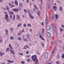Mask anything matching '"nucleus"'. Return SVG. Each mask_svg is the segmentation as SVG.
I'll return each instance as SVG.
<instances>
[{"mask_svg": "<svg viewBox=\"0 0 64 64\" xmlns=\"http://www.w3.org/2000/svg\"><path fill=\"white\" fill-rule=\"evenodd\" d=\"M32 59L33 61L35 62L34 64H38V60L37 59V58L36 55L32 56Z\"/></svg>", "mask_w": 64, "mask_h": 64, "instance_id": "obj_1", "label": "nucleus"}, {"mask_svg": "<svg viewBox=\"0 0 64 64\" xmlns=\"http://www.w3.org/2000/svg\"><path fill=\"white\" fill-rule=\"evenodd\" d=\"M3 9L4 10H7L8 12H10V10H9L10 8H9V7L8 6H6V8L4 7L3 8Z\"/></svg>", "mask_w": 64, "mask_h": 64, "instance_id": "obj_2", "label": "nucleus"}, {"mask_svg": "<svg viewBox=\"0 0 64 64\" xmlns=\"http://www.w3.org/2000/svg\"><path fill=\"white\" fill-rule=\"evenodd\" d=\"M44 58L46 59H47L48 58V53L46 52L45 53L44 55Z\"/></svg>", "mask_w": 64, "mask_h": 64, "instance_id": "obj_3", "label": "nucleus"}, {"mask_svg": "<svg viewBox=\"0 0 64 64\" xmlns=\"http://www.w3.org/2000/svg\"><path fill=\"white\" fill-rule=\"evenodd\" d=\"M54 18V15L53 13H52L51 14V18L52 20Z\"/></svg>", "mask_w": 64, "mask_h": 64, "instance_id": "obj_4", "label": "nucleus"}, {"mask_svg": "<svg viewBox=\"0 0 64 64\" xmlns=\"http://www.w3.org/2000/svg\"><path fill=\"white\" fill-rule=\"evenodd\" d=\"M46 29L47 30H50L51 29V26H48L46 27Z\"/></svg>", "mask_w": 64, "mask_h": 64, "instance_id": "obj_5", "label": "nucleus"}, {"mask_svg": "<svg viewBox=\"0 0 64 64\" xmlns=\"http://www.w3.org/2000/svg\"><path fill=\"white\" fill-rule=\"evenodd\" d=\"M12 10L13 11H14V12H18V8H15L13 9Z\"/></svg>", "mask_w": 64, "mask_h": 64, "instance_id": "obj_6", "label": "nucleus"}, {"mask_svg": "<svg viewBox=\"0 0 64 64\" xmlns=\"http://www.w3.org/2000/svg\"><path fill=\"white\" fill-rule=\"evenodd\" d=\"M46 35L48 37H50L51 36V34L49 32L46 33Z\"/></svg>", "mask_w": 64, "mask_h": 64, "instance_id": "obj_7", "label": "nucleus"}, {"mask_svg": "<svg viewBox=\"0 0 64 64\" xmlns=\"http://www.w3.org/2000/svg\"><path fill=\"white\" fill-rule=\"evenodd\" d=\"M56 51V48H54V50L52 51V55H54V53Z\"/></svg>", "mask_w": 64, "mask_h": 64, "instance_id": "obj_8", "label": "nucleus"}, {"mask_svg": "<svg viewBox=\"0 0 64 64\" xmlns=\"http://www.w3.org/2000/svg\"><path fill=\"white\" fill-rule=\"evenodd\" d=\"M14 4H15L16 5V6H18V1L17 0H14Z\"/></svg>", "mask_w": 64, "mask_h": 64, "instance_id": "obj_9", "label": "nucleus"}, {"mask_svg": "<svg viewBox=\"0 0 64 64\" xmlns=\"http://www.w3.org/2000/svg\"><path fill=\"white\" fill-rule=\"evenodd\" d=\"M18 6L20 7H23V4L22 3L19 2L18 4Z\"/></svg>", "mask_w": 64, "mask_h": 64, "instance_id": "obj_10", "label": "nucleus"}, {"mask_svg": "<svg viewBox=\"0 0 64 64\" xmlns=\"http://www.w3.org/2000/svg\"><path fill=\"white\" fill-rule=\"evenodd\" d=\"M56 26L55 24H54L52 26V28L54 30L56 29Z\"/></svg>", "mask_w": 64, "mask_h": 64, "instance_id": "obj_11", "label": "nucleus"}, {"mask_svg": "<svg viewBox=\"0 0 64 64\" xmlns=\"http://www.w3.org/2000/svg\"><path fill=\"white\" fill-rule=\"evenodd\" d=\"M29 15L31 19H34V17L32 16L31 14H29Z\"/></svg>", "mask_w": 64, "mask_h": 64, "instance_id": "obj_12", "label": "nucleus"}, {"mask_svg": "<svg viewBox=\"0 0 64 64\" xmlns=\"http://www.w3.org/2000/svg\"><path fill=\"white\" fill-rule=\"evenodd\" d=\"M4 19L6 20L7 22H8V21H10V20L8 18H4Z\"/></svg>", "mask_w": 64, "mask_h": 64, "instance_id": "obj_13", "label": "nucleus"}, {"mask_svg": "<svg viewBox=\"0 0 64 64\" xmlns=\"http://www.w3.org/2000/svg\"><path fill=\"white\" fill-rule=\"evenodd\" d=\"M5 54L4 52H0V56H3Z\"/></svg>", "mask_w": 64, "mask_h": 64, "instance_id": "obj_14", "label": "nucleus"}, {"mask_svg": "<svg viewBox=\"0 0 64 64\" xmlns=\"http://www.w3.org/2000/svg\"><path fill=\"white\" fill-rule=\"evenodd\" d=\"M10 52L12 54H14V52L12 50L10 49Z\"/></svg>", "mask_w": 64, "mask_h": 64, "instance_id": "obj_15", "label": "nucleus"}, {"mask_svg": "<svg viewBox=\"0 0 64 64\" xmlns=\"http://www.w3.org/2000/svg\"><path fill=\"white\" fill-rule=\"evenodd\" d=\"M53 8L54 11H56L57 9V8L56 6H53Z\"/></svg>", "mask_w": 64, "mask_h": 64, "instance_id": "obj_16", "label": "nucleus"}, {"mask_svg": "<svg viewBox=\"0 0 64 64\" xmlns=\"http://www.w3.org/2000/svg\"><path fill=\"white\" fill-rule=\"evenodd\" d=\"M26 35L27 36L26 37L27 38V39H29V40L30 37H30V35H29L28 34H26Z\"/></svg>", "mask_w": 64, "mask_h": 64, "instance_id": "obj_17", "label": "nucleus"}, {"mask_svg": "<svg viewBox=\"0 0 64 64\" xmlns=\"http://www.w3.org/2000/svg\"><path fill=\"white\" fill-rule=\"evenodd\" d=\"M5 33L6 34H8V30L7 29H5Z\"/></svg>", "mask_w": 64, "mask_h": 64, "instance_id": "obj_18", "label": "nucleus"}, {"mask_svg": "<svg viewBox=\"0 0 64 64\" xmlns=\"http://www.w3.org/2000/svg\"><path fill=\"white\" fill-rule=\"evenodd\" d=\"M9 46L10 48V49H11L12 50H13V48L11 46V45L10 44H9Z\"/></svg>", "mask_w": 64, "mask_h": 64, "instance_id": "obj_19", "label": "nucleus"}, {"mask_svg": "<svg viewBox=\"0 0 64 64\" xmlns=\"http://www.w3.org/2000/svg\"><path fill=\"white\" fill-rule=\"evenodd\" d=\"M59 10H60L61 11V12H62L63 11V10H62V7L61 6L60 7Z\"/></svg>", "mask_w": 64, "mask_h": 64, "instance_id": "obj_20", "label": "nucleus"}, {"mask_svg": "<svg viewBox=\"0 0 64 64\" xmlns=\"http://www.w3.org/2000/svg\"><path fill=\"white\" fill-rule=\"evenodd\" d=\"M18 40H20V41H21L22 40V38H21V37L19 36L18 38Z\"/></svg>", "mask_w": 64, "mask_h": 64, "instance_id": "obj_21", "label": "nucleus"}, {"mask_svg": "<svg viewBox=\"0 0 64 64\" xmlns=\"http://www.w3.org/2000/svg\"><path fill=\"white\" fill-rule=\"evenodd\" d=\"M60 32H62L63 31V29L62 28H60Z\"/></svg>", "mask_w": 64, "mask_h": 64, "instance_id": "obj_22", "label": "nucleus"}, {"mask_svg": "<svg viewBox=\"0 0 64 64\" xmlns=\"http://www.w3.org/2000/svg\"><path fill=\"white\" fill-rule=\"evenodd\" d=\"M48 23V20L47 19H46V24H47Z\"/></svg>", "mask_w": 64, "mask_h": 64, "instance_id": "obj_23", "label": "nucleus"}, {"mask_svg": "<svg viewBox=\"0 0 64 64\" xmlns=\"http://www.w3.org/2000/svg\"><path fill=\"white\" fill-rule=\"evenodd\" d=\"M56 64H61V62H60L57 61L56 62Z\"/></svg>", "mask_w": 64, "mask_h": 64, "instance_id": "obj_24", "label": "nucleus"}, {"mask_svg": "<svg viewBox=\"0 0 64 64\" xmlns=\"http://www.w3.org/2000/svg\"><path fill=\"white\" fill-rule=\"evenodd\" d=\"M39 7L40 9H42V6H41V4H40L39 5Z\"/></svg>", "mask_w": 64, "mask_h": 64, "instance_id": "obj_25", "label": "nucleus"}, {"mask_svg": "<svg viewBox=\"0 0 64 64\" xmlns=\"http://www.w3.org/2000/svg\"><path fill=\"white\" fill-rule=\"evenodd\" d=\"M14 39V38L13 36H12L10 37V40H13Z\"/></svg>", "mask_w": 64, "mask_h": 64, "instance_id": "obj_26", "label": "nucleus"}, {"mask_svg": "<svg viewBox=\"0 0 64 64\" xmlns=\"http://www.w3.org/2000/svg\"><path fill=\"white\" fill-rule=\"evenodd\" d=\"M5 17H6V18H8L9 16H8V15L7 14H6L5 16Z\"/></svg>", "mask_w": 64, "mask_h": 64, "instance_id": "obj_27", "label": "nucleus"}, {"mask_svg": "<svg viewBox=\"0 0 64 64\" xmlns=\"http://www.w3.org/2000/svg\"><path fill=\"white\" fill-rule=\"evenodd\" d=\"M29 45H30V46H32V45H33V46H34V45H35V44H32V43H30L29 44Z\"/></svg>", "mask_w": 64, "mask_h": 64, "instance_id": "obj_28", "label": "nucleus"}, {"mask_svg": "<svg viewBox=\"0 0 64 64\" xmlns=\"http://www.w3.org/2000/svg\"><path fill=\"white\" fill-rule=\"evenodd\" d=\"M16 18H17V19H20V17H19V16L18 15H17Z\"/></svg>", "mask_w": 64, "mask_h": 64, "instance_id": "obj_29", "label": "nucleus"}, {"mask_svg": "<svg viewBox=\"0 0 64 64\" xmlns=\"http://www.w3.org/2000/svg\"><path fill=\"white\" fill-rule=\"evenodd\" d=\"M24 12H25V13H26V14H27V10H26V9H24Z\"/></svg>", "mask_w": 64, "mask_h": 64, "instance_id": "obj_30", "label": "nucleus"}, {"mask_svg": "<svg viewBox=\"0 0 64 64\" xmlns=\"http://www.w3.org/2000/svg\"><path fill=\"white\" fill-rule=\"evenodd\" d=\"M27 25L29 27H31V25L29 24H27Z\"/></svg>", "mask_w": 64, "mask_h": 64, "instance_id": "obj_31", "label": "nucleus"}, {"mask_svg": "<svg viewBox=\"0 0 64 64\" xmlns=\"http://www.w3.org/2000/svg\"><path fill=\"white\" fill-rule=\"evenodd\" d=\"M40 12H38V16H40Z\"/></svg>", "mask_w": 64, "mask_h": 64, "instance_id": "obj_32", "label": "nucleus"}, {"mask_svg": "<svg viewBox=\"0 0 64 64\" xmlns=\"http://www.w3.org/2000/svg\"><path fill=\"white\" fill-rule=\"evenodd\" d=\"M18 54H19V55H22V56H23V54L22 53H19Z\"/></svg>", "mask_w": 64, "mask_h": 64, "instance_id": "obj_33", "label": "nucleus"}, {"mask_svg": "<svg viewBox=\"0 0 64 64\" xmlns=\"http://www.w3.org/2000/svg\"><path fill=\"white\" fill-rule=\"evenodd\" d=\"M34 8H36V9H38V8H37L36 6V5L35 4H34Z\"/></svg>", "mask_w": 64, "mask_h": 64, "instance_id": "obj_34", "label": "nucleus"}, {"mask_svg": "<svg viewBox=\"0 0 64 64\" xmlns=\"http://www.w3.org/2000/svg\"><path fill=\"white\" fill-rule=\"evenodd\" d=\"M12 18H13L12 16V15H10V19H12Z\"/></svg>", "mask_w": 64, "mask_h": 64, "instance_id": "obj_35", "label": "nucleus"}, {"mask_svg": "<svg viewBox=\"0 0 64 64\" xmlns=\"http://www.w3.org/2000/svg\"><path fill=\"white\" fill-rule=\"evenodd\" d=\"M7 61L8 62L10 63H11V60H7Z\"/></svg>", "mask_w": 64, "mask_h": 64, "instance_id": "obj_36", "label": "nucleus"}, {"mask_svg": "<svg viewBox=\"0 0 64 64\" xmlns=\"http://www.w3.org/2000/svg\"><path fill=\"white\" fill-rule=\"evenodd\" d=\"M22 26V24H20L19 25L17 26V27H21Z\"/></svg>", "mask_w": 64, "mask_h": 64, "instance_id": "obj_37", "label": "nucleus"}, {"mask_svg": "<svg viewBox=\"0 0 64 64\" xmlns=\"http://www.w3.org/2000/svg\"><path fill=\"white\" fill-rule=\"evenodd\" d=\"M48 7L49 9H50V4H48Z\"/></svg>", "mask_w": 64, "mask_h": 64, "instance_id": "obj_38", "label": "nucleus"}, {"mask_svg": "<svg viewBox=\"0 0 64 64\" xmlns=\"http://www.w3.org/2000/svg\"><path fill=\"white\" fill-rule=\"evenodd\" d=\"M24 41H28V40L26 38H25L24 40Z\"/></svg>", "mask_w": 64, "mask_h": 64, "instance_id": "obj_39", "label": "nucleus"}, {"mask_svg": "<svg viewBox=\"0 0 64 64\" xmlns=\"http://www.w3.org/2000/svg\"><path fill=\"white\" fill-rule=\"evenodd\" d=\"M10 15H12V12H10L8 13Z\"/></svg>", "mask_w": 64, "mask_h": 64, "instance_id": "obj_40", "label": "nucleus"}, {"mask_svg": "<svg viewBox=\"0 0 64 64\" xmlns=\"http://www.w3.org/2000/svg\"><path fill=\"white\" fill-rule=\"evenodd\" d=\"M62 58H64V54H62Z\"/></svg>", "mask_w": 64, "mask_h": 64, "instance_id": "obj_41", "label": "nucleus"}, {"mask_svg": "<svg viewBox=\"0 0 64 64\" xmlns=\"http://www.w3.org/2000/svg\"><path fill=\"white\" fill-rule=\"evenodd\" d=\"M41 24L42 26H43L44 25V23L43 22H42L41 23Z\"/></svg>", "mask_w": 64, "mask_h": 64, "instance_id": "obj_42", "label": "nucleus"}, {"mask_svg": "<svg viewBox=\"0 0 64 64\" xmlns=\"http://www.w3.org/2000/svg\"><path fill=\"white\" fill-rule=\"evenodd\" d=\"M21 63L22 64H24L25 63V62H24L22 61L21 62Z\"/></svg>", "mask_w": 64, "mask_h": 64, "instance_id": "obj_43", "label": "nucleus"}, {"mask_svg": "<svg viewBox=\"0 0 64 64\" xmlns=\"http://www.w3.org/2000/svg\"><path fill=\"white\" fill-rule=\"evenodd\" d=\"M27 61L28 62H30V59L28 58V59L27 60Z\"/></svg>", "mask_w": 64, "mask_h": 64, "instance_id": "obj_44", "label": "nucleus"}, {"mask_svg": "<svg viewBox=\"0 0 64 64\" xmlns=\"http://www.w3.org/2000/svg\"><path fill=\"white\" fill-rule=\"evenodd\" d=\"M25 46L26 48H29V46H28V45H26Z\"/></svg>", "mask_w": 64, "mask_h": 64, "instance_id": "obj_45", "label": "nucleus"}, {"mask_svg": "<svg viewBox=\"0 0 64 64\" xmlns=\"http://www.w3.org/2000/svg\"><path fill=\"white\" fill-rule=\"evenodd\" d=\"M44 31H42L41 32V34H44Z\"/></svg>", "mask_w": 64, "mask_h": 64, "instance_id": "obj_46", "label": "nucleus"}, {"mask_svg": "<svg viewBox=\"0 0 64 64\" xmlns=\"http://www.w3.org/2000/svg\"><path fill=\"white\" fill-rule=\"evenodd\" d=\"M56 58H57V59H58V58H59V56L57 55V56Z\"/></svg>", "mask_w": 64, "mask_h": 64, "instance_id": "obj_47", "label": "nucleus"}, {"mask_svg": "<svg viewBox=\"0 0 64 64\" xmlns=\"http://www.w3.org/2000/svg\"><path fill=\"white\" fill-rule=\"evenodd\" d=\"M62 27L63 28H64V25H63V24H62L61 25Z\"/></svg>", "mask_w": 64, "mask_h": 64, "instance_id": "obj_48", "label": "nucleus"}, {"mask_svg": "<svg viewBox=\"0 0 64 64\" xmlns=\"http://www.w3.org/2000/svg\"><path fill=\"white\" fill-rule=\"evenodd\" d=\"M3 41V40L2 39H0V42H2V41Z\"/></svg>", "mask_w": 64, "mask_h": 64, "instance_id": "obj_49", "label": "nucleus"}, {"mask_svg": "<svg viewBox=\"0 0 64 64\" xmlns=\"http://www.w3.org/2000/svg\"><path fill=\"white\" fill-rule=\"evenodd\" d=\"M55 16L56 17V19H57V18H58V16L57 14H56Z\"/></svg>", "mask_w": 64, "mask_h": 64, "instance_id": "obj_50", "label": "nucleus"}, {"mask_svg": "<svg viewBox=\"0 0 64 64\" xmlns=\"http://www.w3.org/2000/svg\"><path fill=\"white\" fill-rule=\"evenodd\" d=\"M40 1L41 2V4H43V1L42 0H40Z\"/></svg>", "mask_w": 64, "mask_h": 64, "instance_id": "obj_51", "label": "nucleus"}, {"mask_svg": "<svg viewBox=\"0 0 64 64\" xmlns=\"http://www.w3.org/2000/svg\"><path fill=\"white\" fill-rule=\"evenodd\" d=\"M8 5H9V6H11V5H12V4H11L10 3H9L8 4Z\"/></svg>", "mask_w": 64, "mask_h": 64, "instance_id": "obj_52", "label": "nucleus"}, {"mask_svg": "<svg viewBox=\"0 0 64 64\" xmlns=\"http://www.w3.org/2000/svg\"><path fill=\"white\" fill-rule=\"evenodd\" d=\"M26 54H29V51H28L26 52Z\"/></svg>", "mask_w": 64, "mask_h": 64, "instance_id": "obj_53", "label": "nucleus"}, {"mask_svg": "<svg viewBox=\"0 0 64 64\" xmlns=\"http://www.w3.org/2000/svg\"><path fill=\"white\" fill-rule=\"evenodd\" d=\"M13 16L14 18H15V14H13Z\"/></svg>", "mask_w": 64, "mask_h": 64, "instance_id": "obj_54", "label": "nucleus"}, {"mask_svg": "<svg viewBox=\"0 0 64 64\" xmlns=\"http://www.w3.org/2000/svg\"><path fill=\"white\" fill-rule=\"evenodd\" d=\"M28 13H29V14H30V11H29V10H28Z\"/></svg>", "mask_w": 64, "mask_h": 64, "instance_id": "obj_55", "label": "nucleus"}, {"mask_svg": "<svg viewBox=\"0 0 64 64\" xmlns=\"http://www.w3.org/2000/svg\"><path fill=\"white\" fill-rule=\"evenodd\" d=\"M4 12L5 14H7V12Z\"/></svg>", "mask_w": 64, "mask_h": 64, "instance_id": "obj_56", "label": "nucleus"}, {"mask_svg": "<svg viewBox=\"0 0 64 64\" xmlns=\"http://www.w3.org/2000/svg\"><path fill=\"white\" fill-rule=\"evenodd\" d=\"M21 32L18 33V35H21Z\"/></svg>", "mask_w": 64, "mask_h": 64, "instance_id": "obj_57", "label": "nucleus"}, {"mask_svg": "<svg viewBox=\"0 0 64 64\" xmlns=\"http://www.w3.org/2000/svg\"><path fill=\"white\" fill-rule=\"evenodd\" d=\"M30 32H32V29H30Z\"/></svg>", "mask_w": 64, "mask_h": 64, "instance_id": "obj_58", "label": "nucleus"}, {"mask_svg": "<svg viewBox=\"0 0 64 64\" xmlns=\"http://www.w3.org/2000/svg\"><path fill=\"white\" fill-rule=\"evenodd\" d=\"M9 50V48H7L6 49V50L7 51H8Z\"/></svg>", "mask_w": 64, "mask_h": 64, "instance_id": "obj_59", "label": "nucleus"}, {"mask_svg": "<svg viewBox=\"0 0 64 64\" xmlns=\"http://www.w3.org/2000/svg\"><path fill=\"white\" fill-rule=\"evenodd\" d=\"M10 30H11V31H13V30H14V29L13 28H10Z\"/></svg>", "mask_w": 64, "mask_h": 64, "instance_id": "obj_60", "label": "nucleus"}, {"mask_svg": "<svg viewBox=\"0 0 64 64\" xmlns=\"http://www.w3.org/2000/svg\"><path fill=\"white\" fill-rule=\"evenodd\" d=\"M41 38V39H42V40H43V41H44V38H43V37H42Z\"/></svg>", "mask_w": 64, "mask_h": 64, "instance_id": "obj_61", "label": "nucleus"}, {"mask_svg": "<svg viewBox=\"0 0 64 64\" xmlns=\"http://www.w3.org/2000/svg\"><path fill=\"white\" fill-rule=\"evenodd\" d=\"M14 7V5H12L11 6L12 8H13Z\"/></svg>", "mask_w": 64, "mask_h": 64, "instance_id": "obj_62", "label": "nucleus"}, {"mask_svg": "<svg viewBox=\"0 0 64 64\" xmlns=\"http://www.w3.org/2000/svg\"><path fill=\"white\" fill-rule=\"evenodd\" d=\"M14 63V61H13V60H12V61L11 60L10 63Z\"/></svg>", "mask_w": 64, "mask_h": 64, "instance_id": "obj_63", "label": "nucleus"}, {"mask_svg": "<svg viewBox=\"0 0 64 64\" xmlns=\"http://www.w3.org/2000/svg\"><path fill=\"white\" fill-rule=\"evenodd\" d=\"M42 46H44V44L43 43L42 44Z\"/></svg>", "mask_w": 64, "mask_h": 64, "instance_id": "obj_64", "label": "nucleus"}]
</instances>
